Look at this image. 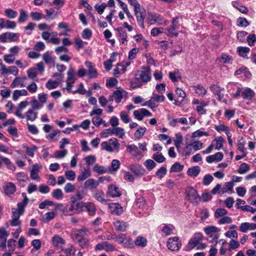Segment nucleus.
Wrapping results in <instances>:
<instances>
[{"label":"nucleus","instance_id":"60","mask_svg":"<svg viewBox=\"0 0 256 256\" xmlns=\"http://www.w3.org/2000/svg\"><path fill=\"white\" fill-rule=\"evenodd\" d=\"M64 174L66 179L69 180H74L76 178V173L72 170H67Z\"/></svg>","mask_w":256,"mask_h":256},{"label":"nucleus","instance_id":"22","mask_svg":"<svg viewBox=\"0 0 256 256\" xmlns=\"http://www.w3.org/2000/svg\"><path fill=\"white\" fill-rule=\"evenodd\" d=\"M127 92L124 90H116L113 92V96L114 98V100L117 103H120L122 99L124 94H126Z\"/></svg>","mask_w":256,"mask_h":256},{"label":"nucleus","instance_id":"35","mask_svg":"<svg viewBox=\"0 0 256 256\" xmlns=\"http://www.w3.org/2000/svg\"><path fill=\"white\" fill-rule=\"evenodd\" d=\"M134 243L136 246L144 248L146 246L148 240L143 236H138L135 240Z\"/></svg>","mask_w":256,"mask_h":256},{"label":"nucleus","instance_id":"62","mask_svg":"<svg viewBox=\"0 0 256 256\" xmlns=\"http://www.w3.org/2000/svg\"><path fill=\"white\" fill-rule=\"evenodd\" d=\"M145 166L148 170H152L156 166V164L152 160H147L144 163Z\"/></svg>","mask_w":256,"mask_h":256},{"label":"nucleus","instance_id":"17","mask_svg":"<svg viewBox=\"0 0 256 256\" xmlns=\"http://www.w3.org/2000/svg\"><path fill=\"white\" fill-rule=\"evenodd\" d=\"M0 73L3 76L8 74H12L16 76V66H10L6 68L5 66H2V68L0 69Z\"/></svg>","mask_w":256,"mask_h":256},{"label":"nucleus","instance_id":"7","mask_svg":"<svg viewBox=\"0 0 256 256\" xmlns=\"http://www.w3.org/2000/svg\"><path fill=\"white\" fill-rule=\"evenodd\" d=\"M116 30L118 32L116 36L120 43L122 44L126 45L128 40V34L126 30L122 27L118 28Z\"/></svg>","mask_w":256,"mask_h":256},{"label":"nucleus","instance_id":"51","mask_svg":"<svg viewBox=\"0 0 256 256\" xmlns=\"http://www.w3.org/2000/svg\"><path fill=\"white\" fill-rule=\"evenodd\" d=\"M215 129L218 132H225L226 134H228L230 132L228 127L223 124L216 126Z\"/></svg>","mask_w":256,"mask_h":256},{"label":"nucleus","instance_id":"1","mask_svg":"<svg viewBox=\"0 0 256 256\" xmlns=\"http://www.w3.org/2000/svg\"><path fill=\"white\" fill-rule=\"evenodd\" d=\"M134 78L141 82L146 83L151 80V70L150 67H143L135 74Z\"/></svg>","mask_w":256,"mask_h":256},{"label":"nucleus","instance_id":"28","mask_svg":"<svg viewBox=\"0 0 256 256\" xmlns=\"http://www.w3.org/2000/svg\"><path fill=\"white\" fill-rule=\"evenodd\" d=\"M26 117L27 120L34 122L38 118V112L33 110L30 109L26 112Z\"/></svg>","mask_w":256,"mask_h":256},{"label":"nucleus","instance_id":"37","mask_svg":"<svg viewBox=\"0 0 256 256\" xmlns=\"http://www.w3.org/2000/svg\"><path fill=\"white\" fill-rule=\"evenodd\" d=\"M194 88L196 93L200 96H203L207 92V90L201 85L198 84L194 86Z\"/></svg>","mask_w":256,"mask_h":256},{"label":"nucleus","instance_id":"57","mask_svg":"<svg viewBox=\"0 0 256 256\" xmlns=\"http://www.w3.org/2000/svg\"><path fill=\"white\" fill-rule=\"evenodd\" d=\"M214 180V177L210 174L205 175L203 178L202 184L204 186L209 185Z\"/></svg>","mask_w":256,"mask_h":256},{"label":"nucleus","instance_id":"27","mask_svg":"<svg viewBox=\"0 0 256 256\" xmlns=\"http://www.w3.org/2000/svg\"><path fill=\"white\" fill-rule=\"evenodd\" d=\"M56 8H52L48 10L46 9V14L44 16V18L46 20L53 19L58 14V12H56Z\"/></svg>","mask_w":256,"mask_h":256},{"label":"nucleus","instance_id":"59","mask_svg":"<svg viewBox=\"0 0 256 256\" xmlns=\"http://www.w3.org/2000/svg\"><path fill=\"white\" fill-rule=\"evenodd\" d=\"M219 62H222L225 64L230 63L231 58L228 54H223L222 56L218 58Z\"/></svg>","mask_w":256,"mask_h":256},{"label":"nucleus","instance_id":"15","mask_svg":"<svg viewBox=\"0 0 256 256\" xmlns=\"http://www.w3.org/2000/svg\"><path fill=\"white\" fill-rule=\"evenodd\" d=\"M16 26L14 22L6 20L5 21L3 18H0V29L6 28V29H13Z\"/></svg>","mask_w":256,"mask_h":256},{"label":"nucleus","instance_id":"20","mask_svg":"<svg viewBox=\"0 0 256 256\" xmlns=\"http://www.w3.org/2000/svg\"><path fill=\"white\" fill-rule=\"evenodd\" d=\"M126 150L132 156H138L142 154L138 148L134 144L128 145L126 147Z\"/></svg>","mask_w":256,"mask_h":256},{"label":"nucleus","instance_id":"11","mask_svg":"<svg viewBox=\"0 0 256 256\" xmlns=\"http://www.w3.org/2000/svg\"><path fill=\"white\" fill-rule=\"evenodd\" d=\"M84 236L85 234L82 230H80L78 233L72 234V238L79 243L82 244V246L86 244V240H85Z\"/></svg>","mask_w":256,"mask_h":256},{"label":"nucleus","instance_id":"50","mask_svg":"<svg viewBox=\"0 0 256 256\" xmlns=\"http://www.w3.org/2000/svg\"><path fill=\"white\" fill-rule=\"evenodd\" d=\"M228 213V211L223 208H219L216 209L214 212V216L216 218H219L226 215Z\"/></svg>","mask_w":256,"mask_h":256},{"label":"nucleus","instance_id":"21","mask_svg":"<svg viewBox=\"0 0 256 256\" xmlns=\"http://www.w3.org/2000/svg\"><path fill=\"white\" fill-rule=\"evenodd\" d=\"M116 230L120 232H124L128 227L126 222L122 221L117 220L114 223Z\"/></svg>","mask_w":256,"mask_h":256},{"label":"nucleus","instance_id":"63","mask_svg":"<svg viewBox=\"0 0 256 256\" xmlns=\"http://www.w3.org/2000/svg\"><path fill=\"white\" fill-rule=\"evenodd\" d=\"M32 110H38L40 109L43 106V104L36 100H34L32 102Z\"/></svg>","mask_w":256,"mask_h":256},{"label":"nucleus","instance_id":"23","mask_svg":"<svg viewBox=\"0 0 256 256\" xmlns=\"http://www.w3.org/2000/svg\"><path fill=\"white\" fill-rule=\"evenodd\" d=\"M74 74V70L72 68H70L67 72L68 77L66 82L74 84L76 80Z\"/></svg>","mask_w":256,"mask_h":256},{"label":"nucleus","instance_id":"4","mask_svg":"<svg viewBox=\"0 0 256 256\" xmlns=\"http://www.w3.org/2000/svg\"><path fill=\"white\" fill-rule=\"evenodd\" d=\"M168 249L172 252L178 251L182 246L181 242L177 236L170 238L166 243Z\"/></svg>","mask_w":256,"mask_h":256},{"label":"nucleus","instance_id":"52","mask_svg":"<svg viewBox=\"0 0 256 256\" xmlns=\"http://www.w3.org/2000/svg\"><path fill=\"white\" fill-rule=\"evenodd\" d=\"M250 24L248 20L244 18L240 17L237 20V25L240 27H246Z\"/></svg>","mask_w":256,"mask_h":256},{"label":"nucleus","instance_id":"14","mask_svg":"<svg viewBox=\"0 0 256 256\" xmlns=\"http://www.w3.org/2000/svg\"><path fill=\"white\" fill-rule=\"evenodd\" d=\"M70 202L72 203V208H74L76 212H79L84 210V202H78L74 197L70 198Z\"/></svg>","mask_w":256,"mask_h":256},{"label":"nucleus","instance_id":"47","mask_svg":"<svg viewBox=\"0 0 256 256\" xmlns=\"http://www.w3.org/2000/svg\"><path fill=\"white\" fill-rule=\"evenodd\" d=\"M146 130V128L145 127H140L134 133V136L137 139H140L143 136Z\"/></svg>","mask_w":256,"mask_h":256},{"label":"nucleus","instance_id":"19","mask_svg":"<svg viewBox=\"0 0 256 256\" xmlns=\"http://www.w3.org/2000/svg\"><path fill=\"white\" fill-rule=\"evenodd\" d=\"M93 196L98 202L102 204L106 203L107 200L104 198V192L100 190H96L93 193Z\"/></svg>","mask_w":256,"mask_h":256},{"label":"nucleus","instance_id":"55","mask_svg":"<svg viewBox=\"0 0 256 256\" xmlns=\"http://www.w3.org/2000/svg\"><path fill=\"white\" fill-rule=\"evenodd\" d=\"M237 50L240 56L245 57L246 54L249 52L250 48L248 47L238 46L237 48Z\"/></svg>","mask_w":256,"mask_h":256},{"label":"nucleus","instance_id":"64","mask_svg":"<svg viewBox=\"0 0 256 256\" xmlns=\"http://www.w3.org/2000/svg\"><path fill=\"white\" fill-rule=\"evenodd\" d=\"M15 56L14 54H5L4 56V60L8 64H12L15 60Z\"/></svg>","mask_w":256,"mask_h":256},{"label":"nucleus","instance_id":"33","mask_svg":"<svg viewBox=\"0 0 256 256\" xmlns=\"http://www.w3.org/2000/svg\"><path fill=\"white\" fill-rule=\"evenodd\" d=\"M86 66L88 68V76L90 78H94L96 76L97 72L95 68H93L90 62H86Z\"/></svg>","mask_w":256,"mask_h":256},{"label":"nucleus","instance_id":"39","mask_svg":"<svg viewBox=\"0 0 256 256\" xmlns=\"http://www.w3.org/2000/svg\"><path fill=\"white\" fill-rule=\"evenodd\" d=\"M184 166L180 164L178 162H175L174 164L172 165L170 170V172H179L182 170L184 168Z\"/></svg>","mask_w":256,"mask_h":256},{"label":"nucleus","instance_id":"41","mask_svg":"<svg viewBox=\"0 0 256 256\" xmlns=\"http://www.w3.org/2000/svg\"><path fill=\"white\" fill-rule=\"evenodd\" d=\"M93 170L99 174H102L106 173L107 172V169L102 166L96 164L94 166Z\"/></svg>","mask_w":256,"mask_h":256},{"label":"nucleus","instance_id":"48","mask_svg":"<svg viewBox=\"0 0 256 256\" xmlns=\"http://www.w3.org/2000/svg\"><path fill=\"white\" fill-rule=\"evenodd\" d=\"M244 142L242 137H239L238 140V150L242 153L246 152L244 148Z\"/></svg>","mask_w":256,"mask_h":256},{"label":"nucleus","instance_id":"2","mask_svg":"<svg viewBox=\"0 0 256 256\" xmlns=\"http://www.w3.org/2000/svg\"><path fill=\"white\" fill-rule=\"evenodd\" d=\"M186 198L192 204L198 205L200 200V197L198 192L193 187L189 186L185 191Z\"/></svg>","mask_w":256,"mask_h":256},{"label":"nucleus","instance_id":"29","mask_svg":"<svg viewBox=\"0 0 256 256\" xmlns=\"http://www.w3.org/2000/svg\"><path fill=\"white\" fill-rule=\"evenodd\" d=\"M254 94V92L250 88H246L242 93V96L244 99L250 100Z\"/></svg>","mask_w":256,"mask_h":256},{"label":"nucleus","instance_id":"25","mask_svg":"<svg viewBox=\"0 0 256 256\" xmlns=\"http://www.w3.org/2000/svg\"><path fill=\"white\" fill-rule=\"evenodd\" d=\"M16 190V186L12 182L8 183L4 188V193L10 196L11 194H12Z\"/></svg>","mask_w":256,"mask_h":256},{"label":"nucleus","instance_id":"61","mask_svg":"<svg viewBox=\"0 0 256 256\" xmlns=\"http://www.w3.org/2000/svg\"><path fill=\"white\" fill-rule=\"evenodd\" d=\"M110 145L113 146L114 150H116V151H118L120 149V144L118 142V140L114 138H111L109 140Z\"/></svg>","mask_w":256,"mask_h":256},{"label":"nucleus","instance_id":"8","mask_svg":"<svg viewBox=\"0 0 256 256\" xmlns=\"http://www.w3.org/2000/svg\"><path fill=\"white\" fill-rule=\"evenodd\" d=\"M131 172L136 176L141 177L146 172V170L139 164H134L130 166Z\"/></svg>","mask_w":256,"mask_h":256},{"label":"nucleus","instance_id":"56","mask_svg":"<svg viewBox=\"0 0 256 256\" xmlns=\"http://www.w3.org/2000/svg\"><path fill=\"white\" fill-rule=\"evenodd\" d=\"M169 78L173 82H178V78H180V74L178 70L176 72H170L169 73Z\"/></svg>","mask_w":256,"mask_h":256},{"label":"nucleus","instance_id":"13","mask_svg":"<svg viewBox=\"0 0 256 256\" xmlns=\"http://www.w3.org/2000/svg\"><path fill=\"white\" fill-rule=\"evenodd\" d=\"M148 20L151 24L156 22L160 24L164 21V18L158 14H151L148 17Z\"/></svg>","mask_w":256,"mask_h":256},{"label":"nucleus","instance_id":"43","mask_svg":"<svg viewBox=\"0 0 256 256\" xmlns=\"http://www.w3.org/2000/svg\"><path fill=\"white\" fill-rule=\"evenodd\" d=\"M42 59L46 64H54V59L51 56L50 52L48 51L43 54Z\"/></svg>","mask_w":256,"mask_h":256},{"label":"nucleus","instance_id":"53","mask_svg":"<svg viewBox=\"0 0 256 256\" xmlns=\"http://www.w3.org/2000/svg\"><path fill=\"white\" fill-rule=\"evenodd\" d=\"M167 172L166 168L162 166L156 172V175L160 179H162L166 174Z\"/></svg>","mask_w":256,"mask_h":256},{"label":"nucleus","instance_id":"5","mask_svg":"<svg viewBox=\"0 0 256 256\" xmlns=\"http://www.w3.org/2000/svg\"><path fill=\"white\" fill-rule=\"evenodd\" d=\"M134 12L138 25L142 28H144V20L146 16V10L144 8L140 7L139 9H138L136 10H134Z\"/></svg>","mask_w":256,"mask_h":256},{"label":"nucleus","instance_id":"54","mask_svg":"<svg viewBox=\"0 0 256 256\" xmlns=\"http://www.w3.org/2000/svg\"><path fill=\"white\" fill-rule=\"evenodd\" d=\"M249 170V166L246 163H242L240 165L238 172L240 174H244L248 171Z\"/></svg>","mask_w":256,"mask_h":256},{"label":"nucleus","instance_id":"24","mask_svg":"<svg viewBox=\"0 0 256 256\" xmlns=\"http://www.w3.org/2000/svg\"><path fill=\"white\" fill-rule=\"evenodd\" d=\"M200 171V166H192L188 169L187 174L190 177H196L199 174Z\"/></svg>","mask_w":256,"mask_h":256},{"label":"nucleus","instance_id":"36","mask_svg":"<svg viewBox=\"0 0 256 256\" xmlns=\"http://www.w3.org/2000/svg\"><path fill=\"white\" fill-rule=\"evenodd\" d=\"M234 183L232 182H229L225 184L224 186L221 189V192L222 194L226 193L228 190L230 191V193L234 192L232 191L234 187Z\"/></svg>","mask_w":256,"mask_h":256},{"label":"nucleus","instance_id":"26","mask_svg":"<svg viewBox=\"0 0 256 256\" xmlns=\"http://www.w3.org/2000/svg\"><path fill=\"white\" fill-rule=\"evenodd\" d=\"M91 176L90 168H84L81 174L78 176V182L83 181Z\"/></svg>","mask_w":256,"mask_h":256},{"label":"nucleus","instance_id":"10","mask_svg":"<svg viewBox=\"0 0 256 256\" xmlns=\"http://www.w3.org/2000/svg\"><path fill=\"white\" fill-rule=\"evenodd\" d=\"M110 212L116 215H120L123 212L122 207L118 203H112L108 204Z\"/></svg>","mask_w":256,"mask_h":256},{"label":"nucleus","instance_id":"32","mask_svg":"<svg viewBox=\"0 0 256 256\" xmlns=\"http://www.w3.org/2000/svg\"><path fill=\"white\" fill-rule=\"evenodd\" d=\"M52 244L54 246H61L65 243L64 240L58 236H54L52 239Z\"/></svg>","mask_w":256,"mask_h":256},{"label":"nucleus","instance_id":"45","mask_svg":"<svg viewBox=\"0 0 256 256\" xmlns=\"http://www.w3.org/2000/svg\"><path fill=\"white\" fill-rule=\"evenodd\" d=\"M155 102L156 100L152 96L148 102L144 104H142V106H148V107L150 108L154 111L158 106L155 104Z\"/></svg>","mask_w":256,"mask_h":256},{"label":"nucleus","instance_id":"44","mask_svg":"<svg viewBox=\"0 0 256 256\" xmlns=\"http://www.w3.org/2000/svg\"><path fill=\"white\" fill-rule=\"evenodd\" d=\"M62 250L66 256H75L76 250L72 245L69 246L66 248L62 249Z\"/></svg>","mask_w":256,"mask_h":256},{"label":"nucleus","instance_id":"49","mask_svg":"<svg viewBox=\"0 0 256 256\" xmlns=\"http://www.w3.org/2000/svg\"><path fill=\"white\" fill-rule=\"evenodd\" d=\"M52 194L53 198L58 200L62 199L63 196V192L60 188L54 190Z\"/></svg>","mask_w":256,"mask_h":256},{"label":"nucleus","instance_id":"3","mask_svg":"<svg viewBox=\"0 0 256 256\" xmlns=\"http://www.w3.org/2000/svg\"><path fill=\"white\" fill-rule=\"evenodd\" d=\"M178 20V17L172 18L171 25L166 30L165 34L166 36L172 37H176L178 36V30L180 26Z\"/></svg>","mask_w":256,"mask_h":256},{"label":"nucleus","instance_id":"9","mask_svg":"<svg viewBox=\"0 0 256 256\" xmlns=\"http://www.w3.org/2000/svg\"><path fill=\"white\" fill-rule=\"evenodd\" d=\"M134 116L138 120H142L144 116H150L152 113L146 108H142L140 110H136L134 112Z\"/></svg>","mask_w":256,"mask_h":256},{"label":"nucleus","instance_id":"18","mask_svg":"<svg viewBox=\"0 0 256 256\" xmlns=\"http://www.w3.org/2000/svg\"><path fill=\"white\" fill-rule=\"evenodd\" d=\"M28 204V202L22 201L17 204V226L20 224V221L18 220V218L20 216L23 214L24 212V208Z\"/></svg>","mask_w":256,"mask_h":256},{"label":"nucleus","instance_id":"31","mask_svg":"<svg viewBox=\"0 0 256 256\" xmlns=\"http://www.w3.org/2000/svg\"><path fill=\"white\" fill-rule=\"evenodd\" d=\"M174 229V228L172 225L164 224L162 231L166 236H168L172 234Z\"/></svg>","mask_w":256,"mask_h":256},{"label":"nucleus","instance_id":"30","mask_svg":"<svg viewBox=\"0 0 256 256\" xmlns=\"http://www.w3.org/2000/svg\"><path fill=\"white\" fill-rule=\"evenodd\" d=\"M90 214L93 215L96 211V208L93 203L86 202L84 204V208Z\"/></svg>","mask_w":256,"mask_h":256},{"label":"nucleus","instance_id":"58","mask_svg":"<svg viewBox=\"0 0 256 256\" xmlns=\"http://www.w3.org/2000/svg\"><path fill=\"white\" fill-rule=\"evenodd\" d=\"M101 146L103 150H106V151L110 152H114V148L110 146V143L109 144L106 141L102 142Z\"/></svg>","mask_w":256,"mask_h":256},{"label":"nucleus","instance_id":"42","mask_svg":"<svg viewBox=\"0 0 256 256\" xmlns=\"http://www.w3.org/2000/svg\"><path fill=\"white\" fill-rule=\"evenodd\" d=\"M107 6L108 4L106 3L103 2L100 5L98 4H95L94 8L99 14H103L104 10L106 9Z\"/></svg>","mask_w":256,"mask_h":256},{"label":"nucleus","instance_id":"34","mask_svg":"<svg viewBox=\"0 0 256 256\" xmlns=\"http://www.w3.org/2000/svg\"><path fill=\"white\" fill-rule=\"evenodd\" d=\"M224 142V138L222 136H219L213 140L212 144L215 145L216 150H219L222 148Z\"/></svg>","mask_w":256,"mask_h":256},{"label":"nucleus","instance_id":"6","mask_svg":"<svg viewBox=\"0 0 256 256\" xmlns=\"http://www.w3.org/2000/svg\"><path fill=\"white\" fill-rule=\"evenodd\" d=\"M204 231L206 234L209 235L212 238V241H216L219 238V234H212V233L218 232L220 230L215 226H208L204 228Z\"/></svg>","mask_w":256,"mask_h":256},{"label":"nucleus","instance_id":"40","mask_svg":"<svg viewBox=\"0 0 256 256\" xmlns=\"http://www.w3.org/2000/svg\"><path fill=\"white\" fill-rule=\"evenodd\" d=\"M232 5L242 13L246 14L248 12V9L246 7L240 5L239 3L236 1L232 2Z\"/></svg>","mask_w":256,"mask_h":256},{"label":"nucleus","instance_id":"16","mask_svg":"<svg viewBox=\"0 0 256 256\" xmlns=\"http://www.w3.org/2000/svg\"><path fill=\"white\" fill-rule=\"evenodd\" d=\"M99 184V181L94 178H89L84 182V188L92 190L96 188Z\"/></svg>","mask_w":256,"mask_h":256},{"label":"nucleus","instance_id":"38","mask_svg":"<svg viewBox=\"0 0 256 256\" xmlns=\"http://www.w3.org/2000/svg\"><path fill=\"white\" fill-rule=\"evenodd\" d=\"M60 82L56 80H49L46 84V87L48 90H52L58 87Z\"/></svg>","mask_w":256,"mask_h":256},{"label":"nucleus","instance_id":"12","mask_svg":"<svg viewBox=\"0 0 256 256\" xmlns=\"http://www.w3.org/2000/svg\"><path fill=\"white\" fill-rule=\"evenodd\" d=\"M108 194L112 198H117L121 196L119 188L114 184H111L108 186Z\"/></svg>","mask_w":256,"mask_h":256},{"label":"nucleus","instance_id":"46","mask_svg":"<svg viewBox=\"0 0 256 256\" xmlns=\"http://www.w3.org/2000/svg\"><path fill=\"white\" fill-rule=\"evenodd\" d=\"M20 14L18 18V22L20 23H24L26 22L28 18V14L24 10L22 9L20 10Z\"/></svg>","mask_w":256,"mask_h":256}]
</instances>
